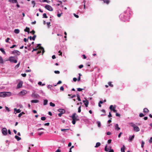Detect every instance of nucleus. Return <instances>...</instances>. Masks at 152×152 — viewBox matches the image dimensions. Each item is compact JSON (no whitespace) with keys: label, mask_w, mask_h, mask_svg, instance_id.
Returning a JSON list of instances; mask_svg holds the SVG:
<instances>
[{"label":"nucleus","mask_w":152,"mask_h":152,"mask_svg":"<svg viewBox=\"0 0 152 152\" xmlns=\"http://www.w3.org/2000/svg\"><path fill=\"white\" fill-rule=\"evenodd\" d=\"M126 12V11H125L124 13L121 14L119 16V18L122 21H129V15Z\"/></svg>","instance_id":"obj_1"},{"label":"nucleus","mask_w":152,"mask_h":152,"mask_svg":"<svg viewBox=\"0 0 152 152\" xmlns=\"http://www.w3.org/2000/svg\"><path fill=\"white\" fill-rule=\"evenodd\" d=\"M129 124L133 128V130L134 131L138 132L140 131V129L138 126H136V125L133 123H130Z\"/></svg>","instance_id":"obj_2"},{"label":"nucleus","mask_w":152,"mask_h":152,"mask_svg":"<svg viewBox=\"0 0 152 152\" xmlns=\"http://www.w3.org/2000/svg\"><path fill=\"white\" fill-rule=\"evenodd\" d=\"M17 57H16V58H15V56H10L9 57L8 60L11 63H16L17 62Z\"/></svg>","instance_id":"obj_3"},{"label":"nucleus","mask_w":152,"mask_h":152,"mask_svg":"<svg viewBox=\"0 0 152 152\" xmlns=\"http://www.w3.org/2000/svg\"><path fill=\"white\" fill-rule=\"evenodd\" d=\"M72 119L76 121H78L79 120V116L78 115H76L75 113H73L71 116Z\"/></svg>","instance_id":"obj_4"},{"label":"nucleus","mask_w":152,"mask_h":152,"mask_svg":"<svg viewBox=\"0 0 152 152\" xmlns=\"http://www.w3.org/2000/svg\"><path fill=\"white\" fill-rule=\"evenodd\" d=\"M10 93V92H0V97H4L7 96V94Z\"/></svg>","instance_id":"obj_5"},{"label":"nucleus","mask_w":152,"mask_h":152,"mask_svg":"<svg viewBox=\"0 0 152 152\" xmlns=\"http://www.w3.org/2000/svg\"><path fill=\"white\" fill-rule=\"evenodd\" d=\"M45 8L49 11H53V9L52 7L50 5L48 4H46L45 7Z\"/></svg>","instance_id":"obj_6"},{"label":"nucleus","mask_w":152,"mask_h":152,"mask_svg":"<svg viewBox=\"0 0 152 152\" xmlns=\"http://www.w3.org/2000/svg\"><path fill=\"white\" fill-rule=\"evenodd\" d=\"M2 132L4 135H7V129L5 128H3L2 129Z\"/></svg>","instance_id":"obj_7"},{"label":"nucleus","mask_w":152,"mask_h":152,"mask_svg":"<svg viewBox=\"0 0 152 152\" xmlns=\"http://www.w3.org/2000/svg\"><path fill=\"white\" fill-rule=\"evenodd\" d=\"M27 93V91L26 90H24L21 91L18 94V95L21 96H23L25 95Z\"/></svg>","instance_id":"obj_8"},{"label":"nucleus","mask_w":152,"mask_h":152,"mask_svg":"<svg viewBox=\"0 0 152 152\" xmlns=\"http://www.w3.org/2000/svg\"><path fill=\"white\" fill-rule=\"evenodd\" d=\"M23 84V82L22 81H20L17 85L16 89H18L22 87Z\"/></svg>","instance_id":"obj_9"},{"label":"nucleus","mask_w":152,"mask_h":152,"mask_svg":"<svg viewBox=\"0 0 152 152\" xmlns=\"http://www.w3.org/2000/svg\"><path fill=\"white\" fill-rule=\"evenodd\" d=\"M12 53L13 54H17L18 56L20 54V52L18 50H14L12 52Z\"/></svg>","instance_id":"obj_10"},{"label":"nucleus","mask_w":152,"mask_h":152,"mask_svg":"<svg viewBox=\"0 0 152 152\" xmlns=\"http://www.w3.org/2000/svg\"><path fill=\"white\" fill-rule=\"evenodd\" d=\"M31 95L32 97L36 98H38L39 96V94H37L35 93H33Z\"/></svg>","instance_id":"obj_11"},{"label":"nucleus","mask_w":152,"mask_h":152,"mask_svg":"<svg viewBox=\"0 0 152 152\" xmlns=\"http://www.w3.org/2000/svg\"><path fill=\"white\" fill-rule=\"evenodd\" d=\"M58 111L60 112V113H62V114H64L65 113V110L63 109H59L58 110Z\"/></svg>","instance_id":"obj_12"},{"label":"nucleus","mask_w":152,"mask_h":152,"mask_svg":"<svg viewBox=\"0 0 152 152\" xmlns=\"http://www.w3.org/2000/svg\"><path fill=\"white\" fill-rule=\"evenodd\" d=\"M134 135H133L132 136H130L129 138V142H131L134 139Z\"/></svg>","instance_id":"obj_13"},{"label":"nucleus","mask_w":152,"mask_h":152,"mask_svg":"<svg viewBox=\"0 0 152 152\" xmlns=\"http://www.w3.org/2000/svg\"><path fill=\"white\" fill-rule=\"evenodd\" d=\"M114 128L115 130H119L120 129V128L118 127V124H116L114 126Z\"/></svg>","instance_id":"obj_14"},{"label":"nucleus","mask_w":152,"mask_h":152,"mask_svg":"<svg viewBox=\"0 0 152 152\" xmlns=\"http://www.w3.org/2000/svg\"><path fill=\"white\" fill-rule=\"evenodd\" d=\"M9 1L12 3H18L17 0H9Z\"/></svg>","instance_id":"obj_15"},{"label":"nucleus","mask_w":152,"mask_h":152,"mask_svg":"<svg viewBox=\"0 0 152 152\" xmlns=\"http://www.w3.org/2000/svg\"><path fill=\"white\" fill-rule=\"evenodd\" d=\"M15 138L18 141L20 140L21 139V138L17 135L15 136Z\"/></svg>","instance_id":"obj_16"},{"label":"nucleus","mask_w":152,"mask_h":152,"mask_svg":"<svg viewBox=\"0 0 152 152\" xmlns=\"http://www.w3.org/2000/svg\"><path fill=\"white\" fill-rule=\"evenodd\" d=\"M39 102V101L37 99L33 100L31 101V102L32 103H37Z\"/></svg>","instance_id":"obj_17"},{"label":"nucleus","mask_w":152,"mask_h":152,"mask_svg":"<svg viewBox=\"0 0 152 152\" xmlns=\"http://www.w3.org/2000/svg\"><path fill=\"white\" fill-rule=\"evenodd\" d=\"M125 148V147L124 145H123V147L121 148V152H125L124 149Z\"/></svg>","instance_id":"obj_18"},{"label":"nucleus","mask_w":152,"mask_h":152,"mask_svg":"<svg viewBox=\"0 0 152 152\" xmlns=\"http://www.w3.org/2000/svg\"><path fill=\"white\" fill-rule=\"evenodd\" d=\"M30 29L29 28L26 27V28L24 29V31L25 32H27L28 33H29Z\"/></svg>","instance_id":"obj_19"},{"label":"nucleus","mask_w":152,"mask_h":152,"mask_svg":"<svg viewBox=\"0 0 152 152\" xmlns=\"http://www.w3.org/2000/svg\"><path fill=\"white\" fill-rule=\"evenodd\" d=\"M0 50L4 54H5L6 53L4 49L3 48H0Z\"/></svg>","instance_id":"obj_20"},{"label":"nucleus","mask_w":152,"mask_h":152,"mask_svg":"<svg viewBox=\"0 0 152 152\" xmlns=\"http://www.w3.org/2000/svg\"><path fill=\"white\" fill-rule=\"evenodd\" d=\"M14 32L16 34H18L20 32V30L19 29H15L14 31Z\"/></svg>","instance_id":"obj_21"},{"label":"nucleus","mask_w":152,"mask_h":152,"mask_svg":"<svg viewBox=\"0 0 152 152\" xmlns=\"http://www.w3.org/2000/svg\"><path fill=\"white\" fill-rule=\"evenodd\" d=\"M4 63V61L2 57L0 56V64H3Z\"/></svg>","instance_id":"obj_22"},{"label":"nucleus","mask_w":152,"mask_h":152,"mask_svg":"<svg viewBox=\"0 0 152 152\" xmlns=\"http://www.w3.org/2000/svg\"><path fill=\"white\" fill-rule=\"evenodd\" d=\"M101 143L99 142H98L96 143V145L95 146V148H97L100 146Z\"/></svg>","instance_id":"obj_23"},{"label":"nucleus","mask_w":152,"mask_h":152,"mask_svg":"<svg viewBox=\"0 0 152 152\" xmlns=\"http://www.w3.org/2000/svg\"><path fill=\"white\" fill-rule=\"evenodd\" d=\"M149 111L147 108H144L143 109V112L145 113H148Z\"/></svg>","instance_id":"obj_24"},{"label":"nucleus","mask_w":152,"mask_h":152,"mask_svg":"<svg viewBox=\"0 0 152 152\" xmlns=\"http://www.w3.org/2000/svg\"><path fill=\"white\" fill-rule=\"evenodd\" d=\"M48 102V100L47 99H44V103L43 104L44 105H46L47 104Z\"/></svg>","instance_id":"obj_25"},{"label":"nucleus","mask_w":152,"mask_h":152,"mask_svg":"<svg viewBox=\"0 0 152 152\" xmlns=\"http://www.w3.org/2000/svg\"><path fill=\"white\" fill-rule=\"evenodd\" d=\"M40 49L41 50H42V55L45 52V50H44V48L43 47L40 46Z\"/></svg>","instance_id":"obj_26"},{"label":"nucleus","mask_w":152,"mask_h":152,"mask_svg":"<svg viewBox=\"0 0 152 152\" xmlns=\"http://www.w3.org/2000/svg\"><path fill=\"white\" fill-rule=\"evenodd\" d=\"M88 104L89 102L88 101H86V102L84 103V105H85L86 107H88Z\"/></svg>","instance_id":"obj_27"},{"label":"nucleus","mask_w":152,"mask_h":152,"mask_svg":"<svg viewBox=\"0 0 152 152\" xmlns=\"http://www.w3.org/2000/svg\"><path fill=\"white\" fill-rule=\"evenodd\" d=\"M101 111L103 112L104 113V114H101V116H103V115L104 116V115H106L105 114V113H106L105 110L104 109H102Z\"/></svg>","instance_id":"obj_28"},{"label":"nucleus","mask_w":152,"mask_h":152,"mask_svg":"<svg viewBox=\"0 0 152 152\" xmlns=\"http://www.w3.org/2000/svg\"><path fill=\"white\" fill-rule=\"evenodd\" d=\"M103 1L104 3H106L107 4H108L110 2V1L109 0H104Z\"/></svg>","instance_id":"obj_29"},{"label":"nucleus","mask_w":152,"mask_h":152,"mask_svg":"<svg viewBox=\"0 0 152 152\" xmlns=\"http://www.w3.org/2000/svg\"><path fill=\"white\" fill-rule=\"evenodd\" d=\"M104 150L107 152H108L109 151V148H107V145H106L105 147Z\"/></svg>","instance_id":"obj_30"},{"label":"nucleus","mask_w":152,"mask_h":152,"mask_svg":"<svg viewBox=\"0 0 152 152\" xmlns=\"http://www.w3.org/2000/svg\"><path fill=\"white\" fill-rule=\"evenodd\" d=\"M41 45V44H37V46L35 47L36 48H37L38 49V48L40 49V46Z\"/></svg>","instance_id":"obj_31"},{"label":"nucleus","mask_w":152,"mask_h":152,"mask_svg":"<svg viewBox=\"0 0 152 152\" xmlns=\"http://www.w3.org/2000/svg\"><path fill=\"white\" fill-rule=\"evenodd\" d=\"M43 18H48V17L47 16V15L46 13H44L43 14Z\"/></svg>","instance_id":"obj_32"},{"label":"nucleus","mask_w":152,"mask_h":152,"mask_svg":"<svg viewBox=\"0 0 152 152\" xmlns=\"http://www.w3.org/2000/svg\"><path fill=\"white\" fill-rule=\"evenodd\" d=\"M24 114V113L23 112H22L21 113H20L18 115V117H19V118H20L21 117V116H22V115L23 114Z\"/></svg>","instance_id":"obj_33"},{"label":"nucleus","mask_w":152,"mask_h":152,"mask_svg":"<svg viewBox=\"0 0 152 152\" xmlns=\"http://www.w3.org/2000/svg\"><path fill=\"white\" fill-rule=\"evenodd\" d=\"M50 106L54 107L55 106V104L54 103H53L52 102H50Z\"/></svg>","instance_id":"obj_34"},{"label":"nucleus","mask_w":152,"mask_h":152,"mask_svg":"<svg viewBox=\"0 0 152 152\" xmlns=\"http://www.w3.org/2000/svg\"><path fill=\"white\" fill-rule=\"evenodd\" d=\"M115 107H116V106L115 105L114 107H113V109L112 110L114 112V113H117V111L115 110Z\"/></svg>","instance_id":"obj_35"},{"label":"nucleus","mask_w":152,"mask_h":152,"mask_svg":"<svg viewBox=\"0 0 152 152\" xmlns=\"http://www.w3.org/2000/svg\"><path fill=\"white\" fill-rule=\"evenodd\" d=\"M97 124H98V126L99 127H100V126H101L100 122L99 121H97Z\"/></svg>","instance_id":"obj_36"},{"label":"nucleus","mask_w":152,"mask_h":152,"mask_svg":"<svg viewBox=\"0 0 152 152\" xmlns=\"http://www.w3.org/2000/svg\"><path fill=\"white\" fill-rule=\"evenodd\" d=\"M108 84L111 87H113V85L111 84V82H109Z\"/></svg>","instance_id":"obj_37"},{"label":"nucleus","mask_w":152,"mask_h":152,"mask_svg":"<svg viewBox=\"0 0 152 152\" xmlns=\"http://www.w3.org/2000/svg\"><path fill=\"white\" fill-rule=\"evenodd\" d=\"M21 112V110L20 109H17V110L16 111V113H15V112H14L15 114H16V113H20Z\"/></svg>","instance_id":"obj_38"},{"label":"nucleus","mask_w":152,"mask_h":152,"mask_svg":"<svg viewBox=\"0 0 152 152\" xmlns=\"http://www.w3.org/2000/svg\"><path fill=\"white\" fill-rule=\"evenodd\" d=\"M48 28H49L50 27V22H48L46 23Z\"/></svg>","instance_id":"obj_39"},{"label":"nucleus","mask_w":152,"mask_h":152,"mask_svg":"<svg viewBox=\"0 0 152 152\" xmlns=\"http://www.w3.org/2000/svg\"><path fill=\"white\" fill-rule=\"evenodd\" d=\"M144 144H145V142H144V141L142 140V144H141L142 148H143Z\"/></svg>","instance_id":"obj_40"},{"label":"nucleus","mask_w":152,"mask_h":152,"mask_svg":"<svg viewBox=\"0 0 152 152\" xmlns=\"http://www.w3.org/2000/svg\"><path fill=\"white\" fill-rule=\"evenodd\" d=\"M31 3L33 4V7H34L36 4L35 1H31Z\"/></svg>","instance_id":"obj_41"},{"label":"nucleus","mask_w":152,"mask_h":152,"mask_svg":"<svg viewBox=\"0 0 152 152\" xmlns=\"http://www.w3.org/2000/svg\"><path fill=\"white\" fill-rule=\"evenodd\" d=\"M36 37V35H34L33 36V37H32V39L33 41H34L35 40V39Z\"/></svg>","instance_id":"obj_42"},{"label":"nucleus","mask_w":152,"mask_h":152,"mask_svg":"<svg viewBox=\"0 0 152 152\" xmlns=\"http://www.w3.org/2000/svg\"><path fill=\"white\" fill-rule=\"evenodd\" d=\"M46 119V118L45 117H42L41 118V120L42 121H45Z\"/></svg>","instance_id":"obj_43"},{"label":"nucleus","mask_w":152,"mask_h":152,"mask_svg":"<svg viewBox=\"0 0 152 152\" xmlns=\"http://www.w3.org/2000/svg\"><path fill=\"white\" fill-rule=\"evenodd\" d=\"M10 39L9 38H7L5 42L7 43H9V41Z\"/></svg>","instance_id":"obj_44"},{"label":"nucleus","mask_w":152,"mask_h":152,"mask_svg":"<svg viewBox=\"0 0 152 152\" xmlns=\"http://www.w3.org/2000/svg\"><path fill=\"white\" fill-rule=\"evenodd\" d=\"M144 116V115L142 113H141L139 114V116L140 117H142Z\"/></svg>","instance_id":"obj_45"},{"label":"nucleus","mask_w":152,"mask_h":152,"mask_svg":"<svg viewBox=\"0 0 152 152\" xmlns=\"http://www.w3.org/2000/svg\"><path fill=\"white\" fill-rule=\"evenodd\" d=\"M5 108L7 110V111H8V112L10 111V108H8L7 107L5 106Z\"/></svg>","instance_id":"obj_46"},{"label":"nucleus","mask_w":152,"mask_h":152,"mask_svg":"<svg viewBox=\"0 0 152 152\" xmlns=\"http://www.w3.org/2000/svg\"><path fill=\"white\" fill-rule=\"evenodd\" d=\"M81 106H80L78 108V113H80L81 111Z\"/></svg>","instance_id":"obj_47"},{"label":"nucleus","mask_w":152,"mask_h":152,"mask_svg":"<svg viewBox=\"0 0 152 152\" xmlns=\"http://www.w3.org/2000/svg\"><path fill=\"white\" fill-rule=\"evenodd\" d=\"M113 105H111L110 107V109L111 110H112L113 109Z\"/></svg>","instance_id":"obj_48"},{"label":"nucleus","mask_w":152,"mask_h":152,"mask_svg":"<svg viewBox=\"0 0 152 152\" xmlns=\"http://www.w3.org/2000/svg\"><path fill=\"white\" fill-rule=\"evenodd\" d=\"M53 86L52 85H49L48 86V89H51V87Z\"/></svg>","instance_id":"obj_49"},{"label":"nucleus","mask_w":152,"mask_h":152,"mask_svg":"<svg viewBox=\"0 0 152 152\" xmlns=\"http://www.w3.org/2000/svg\"><path fill=\"white\" fill-rule=\"evenodd\" d=\"M77 90L79 91H82V90L83 89H82L80 88H77Z\"/></svg>","instance_id":"obj_50"},{"label":"nucleus","mask_w":152,"mask_h":152,"mask_svg":"<svg viewBox=\"0 0 152 152\" xmlns=\"http://www.w3.org/2000/svg\"><path fill=\"white\" fill-rule=\"evenodd\" d=\"M54 73L55 74H59L60 73V72L59 71H55Z\"/></svg>","instance_id":"obj_51"},{"label":"nucleus","mask_w":152,"mask_h":152,"mask_svg":"<svg viewBox=\"0 0 152 152\" xmlns=\"http://www.w3.org/2000/svg\"><path fill=\"white\" fill-rule=\"evenodd\" d=\"M20 62L17 65H16L15 67L16 68L18 67L20 65Z\"/></svg>","instance_id":"obj_52"},{"label":"nucleus","mask_w":152,"mask_h":152,"mask_svg":"<svg viewBox=\"0 0 152 152\" xmlns=\"http://www.w3.org/2000/svg\"><path fill=\"white\" fill-rule=\"evenodd\" d=\"M62 13L61 12V13L60 14H58L57 15V16L58 17H61V15L62 14Z\"/></svg>","instance_id":"obj_53"},{"label":"nucleus","mask_w":152,"mask_h":152,"mask_svg":"<svg viewBox=\"0 0 152 152\" xmlns=\"http://www.w3.org/2000/svg\"><path fill=\"white\" fill-rule=\"evenodd\" d=\"M69 129H61V131H64L68 130Z\"/></svg>","instance_id":"obj_54"},{"label":"nucleus","mask_w":152,"mask_h":152,"mask_svg":"<svg viewBox=\"0 0 152 152\" xmlns=\"http://www.w3.org/2000/svg\"><path fill=\"white\" fill-rule=\"evenodd\" d=\"M106 134L107 135H110L111 134V133L110 132H107Z\"/></svg>","instance_id":"obj_55"},{"label":"nucleus","mask_w":152,"mask_h":152,"mask_svg":"<svg viewBox=\"0 0 152 152\" xmlns=\"http://www.w3.org/2000/svg\"><path fill=\"white\" fill-rule=\"evenodd\" d=\"M73 15H74V16H75V17L76 18H79V16L77 15H76L74 13Z\"/></svg>","instance_id":"obj_56"},{"label":"nucleus","mask_w":152,"mask_h":152,"mask_svg":"<svg viewBox=\"0 0 152 152\" xmlns=\"http://www.w3.org/2000/svg\"><path fill=\"white\" fill-rule=\"evenodd\" d=\"M21 75L23 77H26V73H24V74H21Z\"/></svg>","instance_id":"obj_57"},{"label":"nucleus","mask_w":152,"mask_h":152,"mask_svg":"<svg viewBox=\"0 0 152 152\" xmlns=\"http://www.w3.org/2000/svg\"><path fill=\"white\" fill-rule=\"evenodd\" d=\"M30 33L33 34H34L35 33V31L34 30H33L32 31H31Z\"/></svg>","instance_id":"obj_58"},{"label":"nucleus","mask_w":152,"mask_h":152,"mask_svg":"<svg viewBox=\"0 0 152 152\" xmlns=\"http://www.w3.org/2000/svg\"><path fill=\"white\" fill-rule=\"evenodd\" d=\"M83 65L81 64L79 66V68L80 69H81L83 67Z\"/></svg>","instance_id":"obj_59"},{"label":"nucleus","mask_w":152,"mask_h":152,"mask_svg":"<svg viewBox=\"0 0 152 152\" xmlns=\"http://www.w3.org/2000/svg\"><path fill=\"white\" fill-rule=\"evenodd\" d=\"M76 121L72 120V123L73 124H75L76 123Z\"/></svg>","instance_id":"obj_60"},{"label":"nucleus","mask_w":152,"mask_h":152,"mask_svg":"<svg viewBox=\"0 0 152 152\" xmlns=\"http://www.w3.org/2000/svg\"><path fill=\"white\" fill-rule=\"evenodd\" d=\"M60 89L61 91H63L64 90V88L63 86H61V87L60 88Z\"/></svg>","instance_id":"obj_61"},{"label":"nucleus","mask_w":152,"mask_h":152,"mask_svg":"<svg viewBox=\"0 0 152 152\" xmlns=\"http://www.w3.org/2000/svg\"><path fill=\"white\" fill-rule=\"evenodd\" d=\"M49 124H50V123H45L44 124V125L46 126H49Z\"/></svg>","instance_id":"obj_62"},{"label":"nucleus","mask_w":152,"mask_h":152,"mask_svg":"<svg viewBox=\"0 0 152 152\" xmlns=\"http://www.w3.org/2000/svg\"><path fill=\"white\" fill-rule=\"evenodd\" d=\"M77 80V79L76 77H74L73 78V80L74 82H76Z\"/></svg>","instance_id":"obj_63"},{"label":"nucleus","mask_w":152,"mask_h":152,"mask_svg":"<svg viewBox=\"0 0 152 152\" xmlns=\"http://www.w3.org/2000/svg\"><path fill=\"white\" fill-rule=\"evenodd\" d=\"M111 141H112V140L111 139L107 141V143L108 144L110 143L111 142Z\"/></svg>","instance_id":"obj_64"}]
</instances>
